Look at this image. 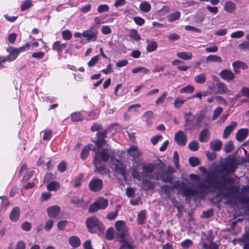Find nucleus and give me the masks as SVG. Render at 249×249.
Masks as SVG:
<instances>
[{
    "label": "nucleus",
    "instance_id": "1",
    "mask_svg": "<svg viewBox=\"0 0 249 249\" xmlns=\"http://www.w3.org/2000/svg\"><path fill=\"white\" fill-rule=\"evenodd\" d=\"M235 163L236 160L234 159H230L227 160L218 171L219 178L213 173L207 172L204 167L200 166L199 170L205 174V184L201 182L198 183L196 186L197 189L202 193H206L208 190L211 188L217 190L220 192L224 190L229 189V188L227 187V183L232 181L230 175L235 170Z\"/></svg>",
    "mask_w": 249,
    "mask_h": 249
},
{
    "label": "nucleus",
    "instance_id": "2",
    "mask_svg": "<svg viewBox=\"0 0 249 249\" xmlns=\"http://www.w3.org/2000/svg\"><path fill=\"white\" fill-rule=\"evenodd\" d=\"M155 169L154 165L152 163L142 165V172H139V168L136 166L132 169V176L134 178L142 182L143 187L145 190L151 189L153 188V184L145 178H152V173Z\"/></svg>",
    "mask_w": 249,
    "mask_h": 249
},
{
    "label": "nucleus",
    "instance_id": "3",
    "mask_svg": "<svg viewBox=\"0 0 249 249\" xmlns=\"http://www.w3.org/2000/svg\"><path fill=\"white\" fill-rule=\"evenodd\" d=\"M29 47V43H26L24 46L18 48L13 47L7 48L6 51L9 53V55L6 56H0V67H4L6 61L10 62L16 60L21 52L28 50Z\"/></svg>",
    "mask_w": 249,
    "mask_h": 249
},
{
    "label": "nucleus",
    "instance_id": "4",
    "mask_svg": "<svg viewBox=\"0 0 249 249\" xmlns=\"http://www.w3.org/2000/svg\"><path fill=\"white\" fill-rule=\"evenodd\" d=\"M86 224L89 232L92 233H103L105 227L103 224L95 216L88 218L86 221Z\"/></svg>",
    "mask_w": 249,
    "mask_h": 249
},
{
    "label": "nucleus",
    "instance_id": "5",
    "mask_svg": "<svg viewBox=\"0 0 249 249\" xmlns=\"http://www.w3.org/2000/svg\"><path fill=\"white\" fill-rule=\"evenodd\" d=\"M115 227L117 231V236L120 242H123L125 237L128 235V230L125 222L123 221H117L115 223Z\"/></svg>",
    "mask_w": 249,
    "mask_h": 249
},
{
    "label": "nucleus",
    "instance_id": "6",
    "mask_svg": "<svg viewBox=\"0 0 249 249\" xmlns=\"http://www.w3.org/2000/svg\"><path fill=\"white\" fill-rule=\"evenodd\" d=\"M113 152L109 148L102 149L99 152H96L95 154L93 161L97 162H101L102 161L106 162L111 158V154Z\"/></svg>",
    "mask_w": 249,
    "mask_h": 249
},
{
    "label": "nucleus",
    "instance_id": "7",
    "mask_svg": "<svg viewBox=\"0 0 249 249\" xmlns=\"http://www.w3.org/2000/svg\"><path fill=\"white\" fill-rule=\"evenodd\" d=\"M107 205L108 201L107 199L103 198H100L89 206L88 211L91 213H94L100 209H105Z\"/></svg>",
    "mask_w": 249,
    "mask_h": 249
},
{
    "label": "nucleus",
    "instance_id": "8",
    "mask_svg": "<svg viewBox=\"0 0 249 249\" xmlns=\"http://www.w3.org/2000/svg\"><path fill=\"white\" fill-rule=\"evenodd\" d=\"M111 163L114 165L115 172L125 177L126 174L125 166L121 161L115 159L113 157H111Z\"/></svg>",
    "mask_w": 249,
    "mask_h": 249
},
{
    "label": "nucleus",
    "instance_id": "9",
    "mask_svg": "<svg viewBox=\"0 0 249 249\" xmlns=\"http://www.w3.org/2000/svg\"><path fill=\"white\" fill-rule=\"evenodd\" d=\"M92 27H90L88 30H85L82 33V36L85 37L88 41H95L98 37V31L92 30Z\"/></svg>",
    "mask_w": 249,
    "mask_h": 249
},
{
    "label": "nucleus",
    "instance_id": "10",
    "mask_svg": "<svg viewBox=\"0 0 249 249\" xmlns=\"http://www.w3.org/2000/svg\"><path fill=\"white\" fill-rule=\"evenodd\" d=\"M89 186L91 191L95 192H98L103 188V181L101 179L94 178L89 182Z\"/></svg>",
    "mask_w": 249,
    "mask_h": 249
},
{
    "label": "nucleus",
    "instance_id": "11",
    "mask_svg": "<svg viewBox=\"0 0 249 249\" xmlns=\"http://www.w3.org/2000/svg\"><path fill=\"white\" fill-rule=\"evenodd\" d=\"M174 140L178 145L184 146L186 144L187 139L183 131L179 130L175 134Z\"/></svg>",
    "mask_w": 249,
    "mask_h": 249
},
{
    "label": "nucleus",
    "instance_id": "12",
    "mask_svg": "<svg viewBox=\"0 0 249 249\" xmlns=\"http://www.w3.org/2000/svg\"><path fill=\"white\" fill-rule=\"evenodd\" d=\"M195 116L193 115L191 112L185 113L184 114V119L185 120V126L188 129H192L194 127Z\"/></svg>",
    "mask_w": 249,
    "mask_h": 249
},
{
    "label": "nucleus",
    "instance_id": "13",
    "mask_svg": "<svg viewBox=\"0 0 249 249\" xmlns=\"http://www.w3.org/2000/svg\"><path fill=\"white\" fill-rule=\"evenodd\" d=\"M219 75L222 79L226 81L232 80L235 77L234 73L228 69L221 70L219 72Z\"/></svg>",
    "mask_w": 249,
    "mask_h": 249
},
{
    "label": "nucleus",
    "instance_id": "14",
    "mask_svg": "<svg viewBox=\"0 0 249 249\" xmlns=\"http://www.w3.org/2000/svg\"><path fill=\"white\" fill-rule=\"evenodd\" d=\"M107 132V130H104L97 133L96 136L98 140L94 141V142L97 145L98 148L106 143L104 138Z\"/></svg>",
    "mask_w": 249,
    "mask_h": 249
},
{
    "label": "nucleus",
    "instance_id": "15",
    "mask_svg": "<svg viewBox=\"0 0 249 249\" xmlns=\"http://www.w3.org/2000/svg\"><path fill=\"white\" fill-rule=\"evenodd\" d=\"M47 212L50 217L55 218L60 213V208L57 205H53L49 207L47 209Z\"/></svg>",
    "mask_w": 249,
    "mask_h": 249
},
{
    "label": "nucleus",
    "instance_id": "16",
    "mask_svg": "<svg viewBox=\"0 0 249 249\" xmlns=\"http://www.w3.org/2000/svg\"><path fill=\"white\" fill-rule=\"evenodd\" d=\"M128 154L133 158V161L141 156L142 153L137 146L132 145L127 149Z\"/></svg>",
    "mask_w": 249,
    "mask_h": 249
},
{
    "label": "nucleus",
    "instance_id": "17",
    "mask_svg": "<svg viewBox=\"0 0 249 249\" xmlns=\"http://www.w3.org/2000/svg\"><path fill=\"white\" fill-rule=\"evenodd\" d=\"M248 134V128H241L236 133V139L239 142H242L247 137Z\"/></svg>",
    "mask_w": 249,
    "mask_h": 249
},
{
    "label": "nucleus",
    "instance_id": "18",
    "mask_svg": "<svg viewBox=\"0 0 249 249\" xmlns=\"http://www.w3.org/2000/svg\"><path fill=\"white\" fill-rule=\"evenodd\" d=\"M237 125V123L236 122H232L227 125L224 130L223 134V138L227 139Z\"/></svg>",
    "mask_w": 249,
    "mask_h": 249
},
{
    "label": "nucleus",
    "instance_id": "19",
    "mask_svg": "<svg viewBox=\"0 0 249 249\" xmlns=\"http://www.w3.org/2000/svg\"><path fill=\"white\" fill-rule=\"evenodd\" d=\"M93 163L96 168V171L102 175L108 174L109 170L105 167L104 165H102L101 162H97L93 161Z\"/></svg>",
    "mask_w": 249,
    "mask_h": 249
},
{
    "label": "nucleus",
    "instance_id": "20",
    "mask_svg": "<svg viewBox=\"0 0 249 249\" xmlns=\"http://www.w3.org/2000/svg\"><path fill=\"white\" fill-rule=\"evenodd\" d=\"M90 150L95 151L96 148L93 147L92 144H89L83 148L81 153V158L82 160L85 159L88 157Z\"/></svg>",
    "mask_w": 249,
    "mask_h": 249
},
{
    "label": "nucleus",
    "instance_id": "21",
    "mask_svg": "<svg viewBox=\"0 0 249 249\" xmlns=\"http://www.w3.org/2000/svg\"><path fill=\"white\" fill-rule=\"evenodd\" d=\"M20 211L19 207H14L10 213V219L12 222L17 221L20 215Z\"/></svg>",
    "mask_w": 249,
    "mask_h": 249
},
{
    "label": "nucleus",
    "instance_id": "22",
    "mask_svg": "<svg viewBox=\"0 0 249 249\" xmlns=\"http://www.w3.org/2000/svg\"><path fill=\"white\" fill-rule=\"evenodd\" d=\"M232 66L234 71L235 72H237V70L239 69L245 70L248 69L247 65L244 62L241 61H236L232 63Z\"/></svg>",
    "mask_w": 249,
    "mask_h": 249
},
{
    "label": "nucleus",
    "instance_id": "23",
    "mask_svg": "<svg viewBox=\"0 0 249 249\" xmlns=\"http://www.w3.org/2000/svg\"><path fill=\"white\" fill-rule=\"evenodd\" d=\"M177 187L176 183L172 185V186H169L167 185H164L160 187L161 191L163 193L168 197H170L171 190L175 189Z\"/></svg>",
    "mask_w": 249,
    "mask_h": 249
},
{
    "label": "nucleus",
    "instance_id": "24",
    "mask_svg": "<svg viewBox=\"0 0 249 249\" xmlns=\"http://www.w3.org/2000/svg\"><path fill=\"white\" fill-rule=\"evenodd\" d=\"M210 147L214 151H219L222 147V142L219 140L212 141L210 142Z\"/></svg>",
    "mask_w": 249,
    "mask_h": 249
},
{
    "label": "nucleus",
    "instance_id": "25",
    "mask_svg": "<svg viewBox=\"0 0 249 249\" xmlns=\"http://www.w3.org/2000/svg\"><path fill=\"white\" fill-rule=\"evenodd\" d=\"M177 55L178 57L184 60H190L193 58L192 53L189 52H178Z\"/></svg>",
    "mask_w": 249,
    "mask_h": 249
},
{
    "label": "nucleus",
    "instance_id": "26",
    "mask_svg": "<svg viewBox=\"0 0 249 249\" xmlns=\"http://www.w3.org/2000/svg\"><path fill=\"white\" fill-rule=\"evenodd\" d=\"M236 8V4L230 1H227L224 4V10L229 13L233 12Z\"/></svg>",
    "mask_w": 249,
    "mask_h": 249
},
{
    "label": "nucleus",
    "instance_id": "27",
    "mask_svg": "<svg viewBox=\"0 0 249 249\" xmlns=\"http://www.w3.org/2000/svg\"><path fill=\"white\" fill-rule=\"evenodd\" d=\"M60 188V185L57 181H51L47 185V190L50 191H56Z\"/></svg>",
    "mask_w": 249,
    "mask_h": 249
},
{
    "label": "nucleus",
    "instance_id": "28",
    "mask_svg": "<svg viewBox=\"0 0 249 249\" xmlns=\"http://www.w3.org/2000/svg\"><path fill=\"white\" fill-rule=\"evenodd\" d=\"M161 177L163 182L172 184L174 179V176L172 174L163 171L161 174Z\"/></svg>",
    "mask_w": 249,
    "mask_h": 249
},
{
    "label": "nucleus",
    "instance_id": "29",
    "mask_svg": "<svg viewBox=\"0 0 249 249\" xmlns=\"http://www.w3.org/2000/svg\"><path fill=\"white\" fill-rule=\"evenodd\" d=\"M69 243L72 247L76 248L80 245L81 241L78 237L72 236L69 238Z\"/></svg>",
    "mask_w": 249,
    "mask_h": 249
},
{
    "label": "nucleus",
    "instance_id": "30",
    "mask_svg": "<svg viewBox=\"0 0 249 249\" xmlns=\"http://www.w3.org/2000/svg\"><path fill=\"white\" fill-rule=\"evenodd\" d=\"M206 113V110L203 109L195 115L196 121L197 125H200L202 120L205 118Z\"/></svg>",
    "mask_w": 249,
    "mask_h": 249
},
{
    "label": "nucleus",
    "instance_id": "31",
    "mask_svg": "<svg viewBox=\"0 0 249 249\" xmlns=\"http://www.w3.org/2000/svg\"><path fill=\"white\" fill-rule=\"evenodd\" d=\"M216 87L218 92L222 94L228 93L229 92L227 87L226 84L223 82H219L216 83Z\"/></svg>",
    "mask_w": 249,
    "mask_h": 249
},
{
    "label": "nucleus",
    "instance_id": "32",
    "mask_svg": "<svg viewBox=\"0 0 249 249\" xmlns=\"http://www.w3.org/2000/svg\"><path fill=\"white\" fill-rule=\"evenodd\" d=\"M183 196H191L196 193V191L193 188L183 187L182 189Z\"/></svg>",
    "mask_w": 249,
    "mask_h": 249
},
{
    "label": "nucleus",
    "instance_id": "33",
    "mask_svg": "<svg viewBox=\"0 0 249 249\" xmlns=\"http://www.w3.org/2000/svg\"><path fill=\"white\" fill-rule=\"evenodd\" d=\"M181 14L179 11H176L169 15L167 17V20L170 22H174L178 19L180 17Z\"/></svg>",
    "mask_w": 249,
    "mask_h": 249
},
{
    "label": "nucleus",
    "instance_id": "34",
    "mask_svg": "<svg viewBox=\"0 0 249 249\" xmlns=\"http://www.w3.org/2000/svg\"><path fill=\"white\" fill-rule=\"evenodd\" d=\"M148 45L146 47V51L148 52H152L157 50L158 44L156 42L153 41L147 40Z\"/></svg>",
    "mask_w": 249,
    "mask_h": 249
},
{
    "label": "nucleus",
    "instance_id": "35",
    "mask_svg": "<svg viewBox=\"0 0 249 249\" xmlns=\"http://www.w3.org/2000/svg\"><path fill=\"white\" fill-rule=\"evenodd\" d=\"M209 135V131L207 129L202 130L199 136V141L201 142H206L208 141V136Z\"/></svg>",
    "mask_w": 249,
    "mask_h": 249
},
{
    "label": "nucleus",
    "instance_id": "36",
    "mask_svg": "<svg viewBox=\"0 0 249 249\" xmlns=\"http://www.w3.org/2000/svg\"><path fill=\"white\" fill-rule=\"evenodd\" d=\"M141 10L144 13H148L151 10V5L147 1H143L140 4Z\"/></svg>",
    "mask_w": 249,
    "mask_h": 249
},
{
    "label": "nucleus",
    "instance_id": "37",
    "mask_svg": "<svg viewBox=\"0 0 249 249\" xmlns=\"http://www.w3.org/2000/svg\"><path fill=\"white\" fill-rule=\"evenodd\" d=\"M188 99V98L186 99H183L181 97L176 98L173 103L174 107L176 108L180 107Z\"/></svg>",
    "mask_w": 249,
    "mask_h": 249
},
{
    "label": "nucleus",
    "instance_id": "38",
    "mask_svg": "<svg viewBox=\"0 0 249 249\" xmlns=\"http://www.w3.org/2000/svg\"><path fill=\"white\" fill-rule=\"evenodd\" d=\"M132 72L133 73H137L138 72H142L143 74H149L150 73V71L146 68L143 67H138L134 68L132 70Z\"/></svg>",
    "mask_w": 249,
    "mask_h": 249
},
{
    "label": "nucleus",
    "instance_id": "39",
    "mask_svg": "<svg viewBox=\"0 0 249 249\" xmlns=\"http://www.w3.org/2000/svg\"><path fill=\"white\" fill-rule=\"evenodd\" d=\"M206 80V75L205 73H201L196 75L194 77V80L198 84H202L205 82Z\"/></svg>",
    "mask_w": 249,
    "mask_h": 249
},
{
    "label": "nucleus",
    "instance_id": "40",
    "mask_svg": "<svg viewBox=\"0 0 249 249\" xmlns=\"http://www.w3.org/2000/svg\"><path fill=\"white\" fill-rule=\"evenodd\" d=\"M202 247L203 249H219L218 246L213 242L209 243L203 242Z\"/></svg>",
    "mask_w": 249,
    "mask_h": 249
},
{
    "label": "nucleus",
    "instance_id": "41",
    "mask_svg": "<svg viewBox=\"0 0 249 249\" xmlns=\"http://www.w3.org/2000/svg\"><path fill=\"white\" fill-rule=\"evenodd\" d=\"M195 90L194 86L188 85L187 86L181 88L179 89V92L180 93H192Z\"/></svg>",
    "mask_w": 249,
    "mask_h": 249
},
{
    "label": "nucleus",
    "instance_id": "42",
    "mask_svg": "<svg viewBox=\"0 0 249 249\" xmlns=\"http://www.w3.org/2000/svg\"><path fill=\"white\" fill-rule=\"evenodd\" d=\"M206 61L208 62L221 63L222 60V58L218 55H210L206 58Z\"/></svg>",
    "mask_w": 249,
    "mask_h": 249
},
{
    "label": "nucleus",
    "instance_id": "43",
    "mask_svg": "<svg viewBox=\"0 0 249 249\" xmlns=\"http://www.w3.org/2000/svg\"><path fill=\"white\" fill-rule=\"evenodd\" d=\"M33 6L32 1L31 0H24L22 5H21V11H24L25 10L31 8Z\"/></svg>",
    "mask_w": 249,
    "mask_h": 249
},
{
    "label": "nucleus",
    "instance_id": "44",
    "mask_svg": "<svg viewBox=\"0 0 249 249\" xmlns=\"http://www.w3.org/2000/svg\"><path fill=\"white\" fill-rule=\"evenodd\" d=\"M189 149L192 151H196L199 148V143L197 141H191L188 144Z\"/></svg>",
    "mask_w": 249,
    "mask_h": 249
},
{
    "label": "nucleus",
    "instance_id": "45",
    "mask_svg": "<svg viewBox=\"0 0 249 249\" xmlns=\"http://www.w3.org/2000/svg\"><path fill=\"white\" fill-rule=\"evenodd\" d=\"M71 118L73 122H77L83 120L84 117L80 112H75L71 114Z\"/></svg>",
    "mask_w": 249,
    "mask_h": 249
},
{
    "label": "nucleus",
    "instance_id": "46",
    "mask_svg": "<svg viewBox=\"0 0 249 249\" xmlns=\"http://www.w3.org/2000/svg\"><path fill=\"white\" fill-rule=\"evenodd\" d=\"M153 112L151 110H148L146 111L143 115V118L144 121L147 122L148 124H150V121L153 118Z\"/></svg>",
    "mask_w": 249,
    "mask_h": 249
},
{
    "label": "nucleus",
    "instance_id": "47",
    "mask_svg": "<svg viewBox=\"0 0 249 249\" xmlns=\"http://www.w3.org/2000/svg\"><path fill=\"white\" fill-rule=\"evenodd\" d=\"M169 11V7L165 5L161 9L157 11V14L160 16H162L168 14Z\"/></svg>",
    "mask_w": 249,
    "mask_h": 249
},
{
    "label": "nucleus",
    "instance_id": "48",
    "mask_svg": "<svg viewBox=\"0 0 249 249\" xmlns=\"http://www.w3.org/2000/svg\"><path fill=\"white\" fill-rule=\"evenodd\" d=\"M244 35L245 33L244 31L239 30L231 33V37L233 38H240L242 37Z\"/></svg>",
    "mask_w": 249,
    "mask_h": 249
},
{
    "label": "nucleus",
    "instance_id": "49",
    "mask_svg": "<svg viewBox=\"0 0 249 249\" xmlns=\"http://www.w3.org/2000/svg\"><path fill=\"white\" fill-rule=\"evenodd\" d=\"M190 164L193 167L196 166L200 164L199 159L195 157H191L189 159Z\"/></svg>",
    "mask_w": 249,
    "mask_h": 249
},
{
    "label": "nucleus",
    "instance_id": "50",
    "mask_svg": "<svg viewBox=\"0 0 249 249\" xmlns=\"http://www.w3.org/2000/svg\"><path fill=\"white\" fill-rule=\"evenodd\" d=\"M223 111V108L221 107H217L216 108H215L213 110V116L212 119L213 120H216L218 116L220 115V114L221 113V112Z\"/></svg>",
    "mask_w": 249,
    "mask_h": 249
},
{
    "label": "nucleus",
    "instance_id": "51",
    "mask_svg": "<svg viewBox=\"0 0 249 249\" xmlns=\"http://www.w3.org/2000/svg\"><path fill=\"white\" fill-rule=\"evenodd\" d=\"M178 154L177 151L174 152L173 155V161L175 167L178 169L179 167V160H178Z\"/></svg>",
    "mask_w": 249,
    "mask_h": 249
},
{
    "label": "nucleus",
    "instance_id": "52",
    "mask_svg": "<svg viewBox=\"0 0 249 249\" xmlns=\"http://www.w3.org/2000/svg\"><path fill=\"white\" fill-rule=\"evenodd\" d=\"M145 219V213L144 211H141L138 215L137 221L140 224H142Z\"/></svg>",
    "mask_w": 249,
    "mask_h": 249
},
{
    "label": "nucleus",
    "instance_id": "53",
    "mask_svg": "<svg viewBox=\"0 0 249 249\" xmlns=\"http://www.w3.org/2000/svg\"><path fill=\"white\" fill-rule=\"evenodd\" d=\"M114 237V230L110 228L107 230L106 233V238L108 240H112Z\"/></svg>",
    "mask_w": 249,
    "mask_h": 249
},
{
    "label": "nucleus",
    "instance_id": "54",
    "mask_svg": "<svg viewBox=\"0 0 249 249\" xmlns=\"http://www.w3.org/2000/svg\"><path fill=\"white\" fill-rule=\"evenodd\" d=\"M181 246L183 249H188L193 245V242L190 239H186L181 242Z\"/></svg>",
    "mask_w": 249,
    "mask_h": 249
},
{
    "label": "nucleus",
    "instance_id": "55",
    "mask_svg": "<svg viewBox=\"0 0 249 249\" xmlns=\"http://www.w3.org/2000/svg\"><path fill=\"white\" fill-rule=\"evenodd\" d=\"M63 38L65 40H69L72 37V34L69 30H65L62 32Z\"/></svg>",
    "mask_w": 249,
    "mask_h": 249
},
{
    "label": "nucleus",
    "instance_id": "56",
    "mask_svg": "<svg viewBox=\"0 0 249 249\" xmlns=\"http://www.w3.org/2000/svg\"><path fill=\"white\" fill-rule=\"evenodd\" d=\"M233 149V142L231 141L228 142L225 144L224 150L226 153H230Z\"/></svg>",
    "mask_w": 249,
    "mask_h": 249
},
{
    "label": "nucleus",
    "instance_id": "57",
    "mask_svg": "<svg viewBox=\"0 0 249 249\" xmlns=\"http://www.w3.org/2000/svg\"><path fill=\"white\" fill-rule=\"evenodd\" d=\"M129 36L136 40H139L141 39V36L138 34V31L135 29L131 30Z\"/></svg>",
    "mask_w": 249,
    "mask_h": 249
},
{
    "label": "nucleus",
    "instance_id": "58",
    "mask_svg": "<svg viewBox=\"0 0 249 249\" xmlns=\"http://www.w3.org/2000/svg\"><path fill=\"white\" fill-rule=\"evenodd\" d=\"M109 9V7L107 5L101 4L98 7L97 11L99 13H102L105 12H108Z\"/></svg>",
    "mask_w": 249,
    "mask_h": 249
},
{
    "label": "nucleus",
    "instance_id": "59",
    "mask_svg": "<svg viewBox=\"0 0 249 249\" xmlns=\"http://www.w3.org/2000/svg\"><path fill=\"white\" fill-rule=\"evenodd\" d=\"M54 222V221L52 219H49L47 220L44 226L45 230L47 231H50L52 228L53 227Z\"/></svg>",
    "mask_w": 249,
    "mask_h": 249
},
{
    "label": "nucleus",
    "instance_id": "60",
    "mask_svg": "<svg viewBox=\"0 0 249 249\" xmlns=\"http://www.w3.org/2000/svg\"><path fill=\"white\" fill-rule=\"evenodd\" d=\"M167 95V93L166 92H164L161 96H160L156 101V105H160L162 104L165 100V97Z\"/></svg>",
    "mask_w": 249,
    "mask_h": 249
},
{
    "label": "nucleus",
    "instance_id": "61",
    "mask_svg": "<svg viewBox=\"0 0 249 249\" xmlns=\"http://www.w3.org/2000/svg\"><path fill=\"white\" fill-rule=\"evenodd\" d=\"M162 139V136L161 135H158L152 137L150 141L153 145H156L158 142L160 141Z\"/></svg>",
    "mask_w": 249,
    "mask_h": 249
},
{
    "label": "nucleus",
    "instance_id": "62",
    "mask_svg": "<svg viewBox=\"0 0 249 249\" xmlns=\"http://www.w3.org/2000/svg\"><path fill=\"white\" fill-rule=\"evenodd\" d=\"M101 32L104 35H108L111 33V29L109 26H103L101 29Z\"/></svg>",
    "mask_w": 249,
    "mask_h": 249
},
{
    "label": "nucleus",
    "instance_id": "63",
    "mask_svg": "<svg viewBox=\"0 0 249 249\" xmlns=\"http://www.w3.org/2000/svg\"><path fill=\"white\" fill-rule=\"evenodd\" d=\"M118 211L116 210L114 212H111L107 213V218L110 220H113L118 215Z\"/></svg>",
    "mask_w": 249,
    "mask_h": 249
},
{
    "label": "nucleus",
    "instance_id": "64",
    "mask_svg": "<svg viewBox=\"0 0 249 249\" xmlns=\"http://www.w3.org/2000/svg\"><path fill=\"white\" fill-rule=\"evenodd\" d=\"M240 92L243 96L249 98V88L244 87L241 89Z\"/></svg>",
    "mask_w": 249,
    "mask_h": 249
}]
</instances>
